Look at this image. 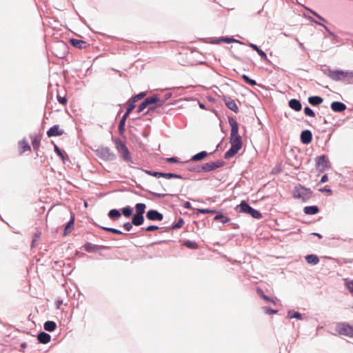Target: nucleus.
Returning a JSON list of instances; mask_svg holds the SVG:
<instances>
[{
  "label": "nucleus",
  "mask_w": 353,
  "mask_h": 353,
  "mask_svg": "<svg viewBox=\"0 0 353 353\" xmlns=\"http://www.w3.org/2000/svg\"><path fill=\"white\" fill-rule=\"evenodd\" d=\"M221 41L227 43H233V42H238L237 40L234 39H232V38H228V37H222L221 39Z\"/></svg>",
  "instance_id": "nucleus-47"
},
{
  "label": "nucleus",
  "mask_w": 353,
  "mask_h": 353,
  "mask_svg": "<svg viewBox=\"0 0 353 353\" xmlns=\"http://www.w3.org/2000/svg\"><path fill=\"white\" fill-rule=\"evenodd\" d=\"M303 212L305 214L313 215L317 214L319 210L316 205L306 206L303 208Z\"/></svg>",
  "instance_id": "nucleus-20"
},
{
  "label": "nucleus",
  "mask_w": 353,
  "mask_h": 353,
  "mask_svg": "<svg viewBox=\"0 0 353 353\" xmlns=\"http://www.w3.org/2000/svg\"><path fill=\"white\" fill-rule=\"evenodd\" d=\"M145 96V92H141V93L137 94L136 96H134V97H132V99L134 100V101L137 102L139 100H141L143 98H144Z\"/></svg>",
  "instance_id": "nucleus-46"
},
{
  "label": "nucleus",
  "mask_w": 353,
  "mask_h": 353,
  "mask_svg": "<svg viewBox=\"0 0 353 353\" xmlns=\"http://www.w3.org/2000/svg\"><path fill=\"white\" fill-rule=\"evenodd\" d=\"M101 228L105 231H108V232H110L112 233H114V234H122V232L119 230H117V229H114V228H106V227H101Z\"/></svg>",
  "instance_id": "nucleus-41"
},
{
  "label": "nucleus",
  "mask_w": 353,
  "mask_h": 353,
  "mask_svg": "<svg viewBox=\"0 0 353 353\" xmlns=\"http://www.w3.org/2000/svg\"><path fill=\"white\" fill-rule=\"evenodd\" d=\"M308 101L312 105H318L323 102V99L321 97L313 96L309 97Z\"/></svg>",
  "instance_id": "nucleus-24"
},
{
  "label": "nucleus",
  "mask_w": 353,
  "mask_h": 353,
  "mask_svg": "<svg viewBox=\"0 0 353 353\" xmlns=\"http://www.w3.org/2000/svg\"><path fill=\"white\" fill-rule=\"evenodd\" d=\"M57 100L62 105H65L67 103V99L65 97L57 96Z\"/></svg>",
  "instance_id": "nucleus-51"
},
{
  "label": "nucleus",
  "mask_w": 353,
  "mask_h": 353,
  "mask_svg": "<svg viewBox=\"0 0 353 353\" xmlns=\"http://www.w3.org/2000/svg\"><path fill=\"white\" fill-rule=\"evenodd\" d=\"M304 113L309 116V117H315V113L314 112V111L310 108L309 107H305V109H304Z\"/></svg>",
  "instance_id": "nucleus-43"
},
{
  "label": "nucleus",
  "mask_w": 353,
  "mask_h": 353,
  "mask_svg": "<svg viewBox=\"0 0 353 353\" xmlns=\"http://www.w3.org/2000/svg\"><path fill=\"white\" fill-rule=\"evenodd\" d=\"M224 162L221 160L217 161L216 162H208L205 164H203L201 167L200 170L203 172H210L214 170H216V168H221L223 166Z\"/></svg>",
  "instance_id": "nucleus-8"
},
{
  "label": "nucleus",
  "mask_w": 353,
  "mask_h": 353,
  "mask_svg": "<svg viewBox=\"0 0 353 353\" xmlns=\"http://www.w3.org/2000/svg\"><path fill=\"white\" fill-rule=\"evenodd\" d=\"M129 115H127L126 114H124L123 117L119 121V131L120 134H123L125 130V121Z\"/></svg>",
  "instance_id": "nucleus-29"
},
{
  "label": "nucleus",
  "mask_w": 353,
  "mask_h": 353,
  "mask_svg": "<svg viewBox=\"0 0 353 353\" xmlns=\"http://www.w3.org/2000/svg\"><path fill=\"white\" fill-rule=\"evenodd\" d=\"M345 287L349 290V292L350 293L353 294V280L350 281V280L345 279Z\"/></svg>",
  "instance_id": "nucleus-39"
},
{
  "label": "nucleus",
  "mask_w": 353,
  "mask_h": 353,
  "mask_svg": "<svg viewBox=\"0 0 353 353\" xmlns=\"http://www.w3.org/2000/svg\"><path fill=\"white\" fill-rule=\"evenodd\" d=\"M315 235H317L318 236H321L320 234H314Z\"/></svg>",
  "instance_id": "nucleus-59"
},
{
  "label": "nucleus",
  "mask_w": 353,
  "mask_h": 353,
  "mask_svg": "<svg viewBox=\"0 0 353 353\" xmlns=\"http://www.w3.org/2000/svg\"><path fill=\"white\" fill-rule=\"evenodd\" d=\"M153 176L159 177V176H163L166 179H171V178H178L181 179V176L176 174H172V173H163V172H154Z\"/></svg>",
  "instance_id": "nucleus-17"
},
{
  "label": "nucleus",
  "mask_w": 353,
  "mask_h": 353,
  "mask_svg": "<svg viewBox=\"0 0 353 353\" xmlns=\"http://www.w3.org/2000/svg\"><path fill=\"white\" fill-rule=\"evenodd\" d=\"M135 101H134V100L132 99H130V100H128L127 104H128V108H127V111L125 114H126L127 115H129L131 112L135 108L136 105H135Z\"/></svg>",
  "instance_id": "nucleus-31"
},
{
  "label": "nucleus",
  "mask_w": 353,
  "mask_h": 353,
  "mask_svg": "<svg viewBox=\"0 0 353 353\" xmlns=\"http://www.w3.org/2000/svg\"><path fill=\"white\" fill-rule=\"evenodd\" d=\"M37 339L40 343H47L50 341V336L46 332H41L37 336Z\"/></svg>",
  "instance_id": "nucleus-22"
},
{
  "label": "nucleus",
  "mask_w": 353,
  "mask_h": 353,
  "mask_svg": "<svg viewBox=\"0 0 353 353\" xmlns=\"http://www.w3.org/2000/svg\"><path fill=\"white\" fill-rule=\"evenodd\" d=\"M208 156V153L205 151H202L191 157L192 161H199L203 160Z\"/></svg>",
  "instance_id": "nucleus-25"
},
{
  "label": "nucleus",
  "mask_w": 353,
  "mask_h": 353,
  "mask_svg": "<svg viewBox=\"0 0 353 353\" xmlns=\"http://www.w3.org/2000/svg\"><path fill=\"white\" fill-rule=\"evenodd\" d=\"M74 216H72L70 221L67 223V225L65 227L64 231H63V235L67 236L74 229Z\"/></svg>",
  "instance_id": "nucleus-16"
},
{
  "label": "nucleus",
  "mask_w": 353,
  "mask_h": 353,
  "mask_svg": "<svg viewBox=\"0 0 353 353\" xmlns=\"http://www.w3.org/2000/svg\"><path fill=\"white\" fill-rule=\"evenodd\" d=\"M132 225H133V224H132V223H129V222H128V223H124V224H123V228H124L126 231L129 232V231H130V230H132Z\"/></svg>",
  "instance_id": "nucleus-49"
},
{
  "label": "nucleus",
  "mask_w": 353,
  "mask_h": 353,
  "mask_svg": "<svg viewBox=\"0 0 353 353\" xmlns=\"http://www.w3.org/2000/svg\"><path fill=\"white\" fill-rule=\"evenodd\" d=\"M240 212L248 213L250 214L253 218L260 219L262 215L258 210L250 207L247 203L245 201H242L239 205Z\"/></svg>",
  "instance_id": "nucleus-7"
},
{
  "label": "nucleus",
  "mask_w": 353,
  "mask_h": 353,
  "mask_svg": "<svg viewBox=\"0 0 353 353\" xmlns=\"http://www.w3.org/2000/svg\"><path fill=\"white\" fill-rule=\"evenodd\" d=\"M84 249L85 251L87 252H95L98 248L96 245H94L91 243H86L85 245H84Z\"/></svg>",
  "instance_id": "nucleus-34"
},
{
  "label": "nucleus",
  "mask_w": 353,
  "mask_h": 353,
  "mask_svg": "<svg viewBox=\"0 0 353 353\" xmlns=\"http://www.w3.org/2000/svg\"><path fill=\"white\" fill-rule=\"evenodd\" d=\"M183 245L188 248L192 250H195L199 248L198 244L196 242L190 240L185 241Z\"/></svg>",
  "instance_id": "nucleus-36"
},
{
  "label": "nucleus",
  "mask_w": 353,
  "mask_h": 353,
  "mask_svg": "<svg viewBox=\"0 0 353 353\" xmlns=\"http://www.w3.org/2000/svg\"><path fill=\"white\" fill-rule=\"evenodd\" d=\"M250 48H252V49L255 50L261 58L264 59L265 60L268 59L266 54L263 50H261L256 45L250 43Z\"/></svg>",
  "instance_id": "nucleus-27"
},
{
  "label": "nucleus",
  "mask_w": 353,
  "mask_h": 353,
  "mask_svg": "<svg viewBox=\"0 0 353 353\" xmlns=\"http://www.w3.org/2000/svg\"><path fill=\"white\" fill-rule=\"evenodd\" d=\"M264 311L268 314H274L277 313V310H272L268 307H264Z\"/></svg>",
  "instance_id": "nucleus-50"
},
{
  "label": "nucleus",
  "mask_w": 353,
  "mask_h": 353,
  "mask_svg": "<svg viewBox=\"0 0 353 353\" xmlns=\"http://www.w3.org/2000/svg\"><path fill=\"white\" fill-rule=\"evenodd\" d=\"M48 137L61 136L64 134V130L59 125L52 126L46 132Z\"/></svg>",
  "instance_id": "nucleus-10"
},
{
  "label": "nucleus",
  "mask_w": 353,
  "mask_h": 353,
  "mask_svg": "<svg viewBox=\"0 0 353 353\" xmlns=\"http://www.w3.org/2000/svg\"><path fill=\"white\" fill-rule=\"evenodd\" d=\"M184 224V221L182 218H180L177 223H175L173 226H172V229L175 230V229H179V228H181Z\"/></svg>",
  "instance_id": "nucleus-44"
},
{
  "label": "nucleus",
  "mask_w": 353,
  "mask_h": 353,
  "mask_svg": "<svg viewBox=\"0 0 353 353\" xmlns=\"http://www.w3.org/2000/svg\"><path fill=\"white\" fill-rule=\"evenodd\" d=\"M108 216L111 219H117L121 216V213L118 210L112 209L109 212Z\"/></svg>",
  "instance_id": "nucleus-32"
},
{
  "label": "nucleus",
  "mask_w": 353,
  "mask_h": 353,
  "mask_svg": "<svg viewBox=\"0 0 353 353\" xmlns=\"http://www.w3.org/2000/svg\"><path fill=\"white\" fill-rule=\"evenodd\" d=\"M69 43L74 47L79 49L85 48L88 45L87 42L83 40L76 39H70Z\"/></svg>",
  "instance_id": "nucleus-14"
},
{
  "label": "nucleus",
  "mask_w": 353,
  "mask_h": 353,
  "mask_svg": "<svg viewBox=\"0 0 353 353\" xmlns=\"http://www.w3.org/2000/svg\"><path fill=\"white\" fill-rule=\"evenodd\" d=\"M30 149L31 148L26 138L19 142V150L21 154L30 151Z\"/></svg>",
  "instance_id": "nucleus-15"
},
{
  "label": "nucleus",
  "mask_w": 353,
  "mask_h": 353,
  "mask_svg": "<svg viewBox=\"0 0 353 353\" xmlns=\"http://www.w3.org/2000/svg\"><path fill=\"white\" fill-rule=\"evenodd\" d=\"M167 161L169 163H176L178 162V159L176 157H170L167 159Z\"/></svg>",
  "instance_id": "nucleus-54"
},
{
  "label": "nucleus",
  "mask_w": 353,
  "mask_h": 353,
  "mask_svg": "<svg viewBox=\"0 0 353 353\" xmlns=\"http://www.w3.org/2000/svg\"><path fill=\"white\" fill-rule=\"evenodd\" d=\"M28 346V344L26 343H22L21 344V349L19 350L20 351H23L24 350V349Z\"/></svg>",
  "instance_id": "nucleus-55"
},
{
  "label": "nucleus",
  "mask_w": 353,
  "mask_h": 353,
  "mask_svg": "<svg viewBox=\"0 0 353 353\" xmlns=\"http://www.w3.org/2000/svg\"><path fill=\"white\" fill-rule=\"evenodd\" d=\"M288 316L290 318V319H292V318H296V319H301V314H300L299 312H292V311H290L288 312Z\"/></svg>",
  "instance_id": "nucleus-40"
},
{
  "label": "nucleus",
  "mask_w": 353,
  "mask_h": 353,
  "mask_svg": "<svg viewBox=\"0 0 353 353\" xmlns=\"http://www.w3.org/2000/svg\"><path fill=\"white\" fill-rule=\"evenodd\" d=\"M32 139V145L34 150H38L40 145V139H38L37 137L34 136L31 137Z\"/></svg>",
  "instance_id": "nucleus-35"
},
{
  "label": "nucleus",
  "mask_w": 353,
  "mask_h": 353,
  "mask_svg": "<svg viewBox=\"0 0 353 353\" xmlns=\"http://www.w3.org/2000/svg\"><path fill=\"white\" fill-rule=\"evenodd\" d=\"M329 161L325 155L319 156L316 158V169L319 172H324L328 168Z\"/></svg>",
  "instance_id": "nucleus-9"
},
{
  "label": "nucleus",
  "mask_w": 353,
  "mask_h": 353,
  "mask_svg": "<svg viewBox=\"0 0 353 353\" xmlns=\"http://www.w3.org/2000/svg\"><path fill=\"white\" fill-rule=\"evenodd\" d=\"M54 151L56 152L57 155L59 156L62 159H64V155H63V152L59 148V147L57 145H54Z\"/></svg>",
  "instance_id": "nucleus-48"
},
{
  "label": "nucleus",
  "mask_w": 353,
  "mask_h": 353,
  "mask_svg": "<svg viewBox=\"0 0 353 353\" xmlns=\"http://www.w3.org/2000/svg\"><path fill=\"white\" fill-rule=\"evenodd\" d=\"M144 221L143 215L142 214H134L132 219V223L134 225L139 226L143 224Z\"/></svg>",
  "instance_id": "nucleus-21"
},
{
  "label": "nucleus",
  "mask_w": 353,
  "mask_h": 353,
  "mask_svg": "<svg viewBox=\"0 0 353 353\" xmlns=\"http://www.w3.org/2000/svg\"><path fill=\"white\" fill-rule=\"evenodd\" d=\"M240 149L231 145V148L228 150L224 155L225 159H230L238 153Z\"/></svg>",
  "instance_id": "nucleus-23"
},
{
  "label": "nucleus",
  "mask_w": 353,
  "mask_h": 353,
  "mask_svg": "<svg viewBox=\"0 0 353 353\" xmlns=\"http://www.w3.org/2000/svg\"><path fill=\"white\" fill-rule=\"evenodd\" d=\"M228 122L231 127L230 143L231 145L241 149L242 147L241 137L239 134V127L237 122L232 117L228 118Z\"/></svg>",
  "instance_id": "nucleus-1"
},
{
  "label": "nucleus",
  "mask_w": 353,
  "mask_h": 353,
  "mask_svg": "<svg viewBox=\"0 0 353 353\" xmlns=\"http://www.w3.org/2000/svg\"><path fill=\"white\" fill-rule=\"evenodd\" d=\"M305 260L308 263L316 265L319 263V260L316 255L309 254L305 256Z\"/></svg>",
  "instance_id": "nucleus-28"
},
{
  "label": "nucleus",
  "mask_w": 353,
  "mask_h": 353,
  "mask_svg": "<svg viewBox=\"0 0 353 353\" xmlns=\"http://www.w3.org/2000/svg\"><path fill=\"white\" fill-rule=\"evenodd\" d=\"M121 210L125 217H130L132 214V209L130 206L123 208Z\"/></svg>",
  "instance_id": "nucleus-38"
},
{
  "label": "nucleus",
  "mask_w": 353,
  "mask_h": 353,
  "mask_svg": "<svg viewBox=\"0 0 353 353\" xmlns=\"http://www.w3.org/2000/svg\"><path fill=\"white\" fill-rule=\"evenodd\" d=\"M319 191L330 192V190L329 188H320V189H319Z\"/></svg>",
  "instance_id": "nucleus-56"
},
{
  "label": "nucleus",
  "mask_w": 353,
  "mask_h": 353,
  "mask_svg": "<svg viewBox=\"0 0 353 353\" xmlns=\"http://www.w3.org/2000/svg\"><path fill=\"white\" fill-rule=\"evenodd\" d=\"M336 332L340 335L353 338V325L347 323H339L336 327Z\"/></svg>",
  "instance_id": "nucleus-6"
},
{
  "label": "nucleus",
  "mask_w": 353,
  "mask_h": 353,
  "mask_svg": "<svg viewBox=\"0 0 353 353\" xmlns=\"http://www.w3.org/2000/svg\"><path fill=\"white\" fill-rule=\"evenodd\" d=\"M223 101L228 109L234 111L235 113H237L239 112V107L236 102L234 101V100H233L232 98L224 97Z\"/></svg>",
  "instance_id": "nucleus-12"
},
{
  "label": "nucleus",
  "mask_w": 353,
  "mask_h": 353,
  "mask_svg": "<svg viewBox=\"0 0 353 353\" xmlns=\"http://www.w3.org/2000/svg\"><path fill=\"white\" fill-rule=\"evenodd\" d=\"M257 294L262 298L265 301H270V302H272L274 304H275V301L270 299V297H268V296H266L263 291L261 289H257Z\"/></svg>",
  "instance_id": "nucleus-37"
},
{
  "label": "nucleus",
  "mask_w": 353,
  "mask_h": 353,
  "mask_svg": "<svg viewBox=\"0 0 353 353\" xmlns=\"http://www.w3.org/2000/svg\"><path fill=\"white\" fill-rule=\"evenodd\" d=\"M159 228L156 225H150L145 228V231L152 232L158 230Z\"/></svg>",
  "instance_id": "nucleus-52"
},
{
  "label": "nucleus",
  "mask_w": 353,
  "mask_h": 353,
  "mask_svg": "<svg viewBox=\"0 0 353 353\" xmlns=\"http://www.w3.org/2000/svg\"><path fill=\"white\" fill-rule=\"evenodd\" d=\"M146 217L148 219L151 221H161L163 216L157 210H150L147 212Z\"/></svg>",
  "instance_id": "nucleus-11"
},
{
  "label": "nucleus",
  "mask_w": 353,
  "mask_h": 353,
  "mask_svg": "<svg viewBox=\"0 0 353 353\" xmlns=\"http://www.w3.org/2000/svg\"><path fill=\"white\" fill-rule=\"evenodd\" d=\"M312 196V191L299 185L295 187L294 197L301 199L303 201L309 200Z\"/></svg>",
  "instance_id": "nucleus-4"
},
{
  "label": "nucleus",
  "mask_w": 353,
  "mask_h": 353,
  "mask_svg": "<svg viewBox=\"0 0 353 353\" xmlns=\"http://www.w3.org/2000/svg\"><path fill=\"white\" fill-rule=\"evenodd\" d=\"M57 325L55 322L48 321L44 323L43 327L46 331L52 332L56 329Z\"/></svg>",
  "instance_id": "nucleus-26"
},
{
  "label": "nucleus",
  "mask_w": 353,
  "mask_h": 353,
  "mask_svg": "<svg viewBox=\"0 0 353 353\" xmlns=\"http://www.w3.org/2000/svg\"><path fill=\"white\" fill-rule=\"evenodd\" d=\"M199 107H200L201 109H206V108H205V105H204L203 103H200V102H199Z\"/></svg>",
  "instance_id": "nucleus-57"
},
{
  "label": "nucleus",
  "mask_w": 353,
  "mask_h": 353,
  "mask_svg": "<svg viewBox=\"0 0 353 353\" xmlns=\"http://www.w3.org/2000/svg\"><path fill=\"white\" fill-rule=\"evenodd\" d=\"M198 211L201 214H215L216 212L215 210L210 209H198Z\"/></svg>",
  "instance_id": "nucleus-45"
},
{
  "label": "nucleus",
  "mask_w": 353,
  "mask_h": 353,
  "mask_svg": "<svg viewBox=\"0 0 353 353\" xmlns=\"http://www.w3.org/2000/svg\"><path fill=\"white\" fill-rule=\"evenodd\" d=\"M312 139V134L310 130H305L301 132V141L303 144H309L310 143H311Z\"/></svg>",
  "instance_id": "nucleus-13"
},
{
  "label": "nucleus",
  "mask_w": 353,
  "mask_h": 353,
  "mask_svg": "<svg viewBox=\"0 0 353 353\" xmlns=\"http://www.w3.org/2000/svg\"><path fill=\"white\" fill-rule=\"evenodd\" d=\"M190 203H189V202H187V203L185 204V208H190Z\"/></svg>",
  "instance_id": "nucleus-58"
},
{
  "label": "nucleus",
  "mask_w": 353,
  "mask_h": 353,
  "mask_svg": "<svg viewBox=\"0 0 353 353\" xmlns=\"http://www.w3.org/2000/svg\"><path fill=\"white\" fill-rule=\"evenodd\" d=\"M115 148L117 150L119 154L120 155L121 158L126 163L132 164L133 161L132 158V155L127 148L126 145L123 141H122L119 139H115L114 140Z\"/></svg>",
  "instance_id": "nucleus-2"
},
{
  "label": "nucleus",
  "mask_w": 353,
  "mask_h": 353,
  "mask_svg": "<svg viewBox=\"0 0 353 353\" xmlns=\"http://www.w3.org/2000/svg\"><path fill=\"white\" fill-rule=\"evenodd\" d=\"M163 101L158 97L157 96H152L150 97L146 98L139 106L137 112L139 113L142 112L144 109H145L149 105L150 106L148 109V111L154 110L157 107H159L162 105Z\"/></svg>",
  "instance_id": "nucleus-3"
},
{
  "label": "nucleus",
  "mask_w": 353,
  "mask_h": 353,
  "mask_svg": "<svg viewBox=\"0 0 353 353\" xmlns=\"http://www.w3.org/2000/svg\"><path fill=\"white\" fill-rule=\"evenodd\" d=\"M145 208H146L145 204L141 203H137L135 205L136 214L143 215Z\"/></svg>",
  "instance_id": "nucleus-30"
},
{
  "label": "nucleus",
  "mask_w": 353,
  "mask_h": 353,
  "mask_svg": "<svg viewBox=\"0 0 353 353\" xmlns=\"http://www.w3.org/2000/svg\"><path fill=\"white\" fill-rule=\"evenodd\" d=\"M332 79L351 83L353 82V72L332 71Z\"/></svg>",
  "instance_id": "nucleus-5"
},
{
  "label": "nucleus",
  "mask_w": 353,
  "mask_h": 353,
  "mask_svg": "<svg viewBox=\"0 0 353 353\" xmlns=\"http://www.w3.org/2000/svg\"><path fill=\"white\" fill-rule=\"evenodd\" d=\"M214 221H220L222 223H228L230 221V219L228 217L224 216L223 214H217V215H216L214 216Z\"/></svg>",
  "instance_id": "nucleus-33"
},
{
  "label": "nucleus",
  "mask_w": 353,
  "mask_h": 353,
  "mask_svg": "<svg viewBox=\"0 0 353 353\" xmlns=\"http://www.w3.org/2000/svg\"><path fill=\"white\" fill-rule=\"evenodd\" d=\"M289 106L295 111H300L302 108V105L297 99H293L289 101Z\"/></svg>",
  "instance_id": "nucleus-19"
},
{
  "label": "nucleus",
  "mask_w": 353,
  "mask_h": 353,
  "mask_svg": "<svg viewBox=\"0 0 353 353\" xmlns=\"http://www.w3.org/2000/svg\"><path fill=\"white\" fill-rule=\"evenodd\" d=\"M242 78L244 79V81L251 85H255L256 84V81L253 79H250L248 76L243 74L242 76Z\"/></svg>",
  "instance_id": "nucleus-42"
},
{
  "label": "nucleus",
  "mask_w": 353,
  "mask_h": 353,
  "mask_svg": "<svg viewBox=\"0 0 353 353\" xmlns=\"http://www.w3.org/2000/svg\"><path fill=\"white\" fill-rule=\"evenodd\" d=\"M346 109V105L339 101L332 102V110L334 112H341Z\"/></svg>",
  "instance_id": "nucleus-18"
},
{
  "label": "nucleus",
  "mask_w": 353,
  "mask_h": 353,
  "mask_svg": "<svg viewBox=\"0 0 353 353\" xmlns=\"http://www.w3.org/2000/svg\"><path fill=\"white\" fill-rule=\"evenodd\" d=\"M328 181V176H327V174H324V175L321 177V181H320L319 183H325V182H326V181Z\"/></svg>",
  "instance_id": "nucleus-53"
}]
</instances>
